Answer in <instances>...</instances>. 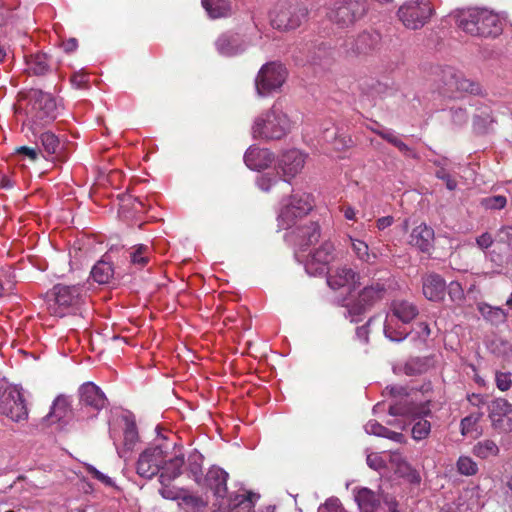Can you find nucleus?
<instances>
[{
	"mask_svg": "<svg viewBox=\"0 0 512 512\" xmlns=\"http://www.w3.org/2000/svg\"><path fill=\"white\" fill-rule=\"evenodd\" d=\"M456 24L463 32L477 37L496 38L503 32V23L497 13L486 8L460 11Z\"/></svg>",
	"mask_w": 512,
	"mask_h": 512,
	"instance_id": "nucleus-1",
	"label": "nucleus"
},
{
	"mask_svg": "<svg viewBox=\"0 0 512 512\" xmlns=\"http://www.w3.org/2000/svg\"><path fill=\"white\" fill-rule=\"evenodd\" d=\"M52 295L48 309L51 315L59 318L80 313L86 300V290L79 284H57L52 289Z\"/></svg>",
	"mask_w": 512,
	"mask_h": 512,
	"instance_id": "nucleus-2",
	"label": "nucleus"
},
{
	"mask_svg": "<svg viewBox=\"0 0 512 512\" xmlns=\"http://www.w3.org/2000/svg\"><path fill=\"white\" fill-rule=\"evenodd\" d=\"M291 128L288 116L275 105L267 112L258 116L252 127L255 138L278 140L283 138Z\"/></svg>",
	"mask_w": 512,
	"mask_h": 512,
	"instance_id": "nucleus-3",
	"label": "nucleus"
},
{
	"mask_svg": "<svg viewBox=\"0 0 512 512\" xmlns=\"http://www.w3.org/2000/svg\"><path fill=\"white\" fill-rule=\"evenodd\" d=\"M308 13L303 4L280 2L271 13V24L281 31L294 30L307 21Z\"/></svg>",
	"mask_w": 512,
	"mask_h": 512,
	"instance_id": "nucleus-4",
	"label": "nucleus"
},
{
	"mask_svg": "<svg viewBox=\"0 0 512 512\" xmlns=\"http://www.w3.org/2000/svg\"><path fill=\"white\" fill-rule=\"evenodd\" d=\"M29 116L36 126H44L53 122L58 116L55 98L42 90L34 89L29 94Z\"/></svg>",
	"mask_w": 512,
	"mask_h": 512,
	"instance_id": "nucleus-5",
	"label": "nucleus"
},
{
	"mask_svg": "<svg viewBox=\"0 0 512 512\" xmlns=\"http://www.w3.org/2000/svg\"><path fill=\"white\" fill-rule=\"evenodd\" d=\"M397 14L406 28L418 30L430 21L434 7L430 0H407L399 7Z\"/></svg>",
	"mask_w": 512,
	"mask_h": 512,
	"instance_id": "nucleus-6",
	"label": "nucleus"
},
{
	"mask_svg": "<svg viewBox=\"0 0 512 512\" xmlns=\"http://www.w3.org/2000/svg\"><path fill=\"white\" fill-rule=\"evenodd\" d=\"M387 292V287L383 282H373L365 286L357 298L347 306L348 314L351 316V322L360 321V316L381 301Z\"/></svg>",
	"mask_w": 512,
	"mask_h": 512,
	"instance_id": "nucleus-7",
	"label": "nucleus"
},
{
	"mask_svg": "<svg viewBox=\"0 0 512 512\" xmlns=\"http://www.w3.org/2000/svg\"><path fill=\"white\" fill-rule=\"evenodd\" d=\"M0 414L14 422L28 418L26 400L20 388L9 386L0 389Z\"/></svg>",
	"mask_w": 512,
	"mask_h": 512,
	"instance_id": "nucleus-8",
	"label": "nucleus"
},
{
	"mask_svg": "<svg viewBox=\"0 0 512 512\" xmlns=\"http://www.w3.org/2000/svg\"><path fill=\"white\" fill-rule=\"evenodd\" d=\"M287 78V70L280 62H269L261 67L255 79L259 95L265 96L281 88Z\"/></svg>",
	"mask_w": 512,
	"mask_h": 512,
	"instance_id": "nucleus-9",
	"label": "nucleus"
},
{
	"mask_svg": "<svg viewBox=\"0 0 512 512\" xmlns=\"http://www.w3.org/2000/svg\"><path fill=\"white\" fill-rule=\"evenodd\" d=\"M312 209L310 197L306 193H296L290 196L282 207L278 216V226L289 229L296 225L298 219H302Z\"/></svg>",
	"mask_w": 512,
	"mask_h": 512,
	"instance_id": "nucleus-10",
	"label": "nucleus"
},
{
	"mask_svg": "<svg viewBox=\"0 0 512 512\" xmlns=\"http://www.w3.org/2000/svg\"><path fill=\"white\" fill-rule=\"evenodd\" d=\"M367 11L366 0H340L335 3L331 20L341 28L352 26Z\"/></svg>",
	"mask_w": 512,
	"mask_h": 512,
	"instance_id": "nucleus-11",
	"label": "nucleus"
},
{
	"mask_svg": "<svg viewBox=\"0 0 512 512\" xmlns=\"http://www.w3.org/2000/svg\"><path fill=\"white\" fill-rule=\"evenodd\" d=\"M166 457L167 451L161 445L148 447L139 455L137 474L146 479L153 478L160 472Z\"/></svg>",
	"mask_w": 512,
	"mask_h": 512,
	"instance_id": "nucleus-12",
	"label": "nucleus"
},
{
	"mask_svg": "<svg viewBox=\"0 0 512 512\" xmlns=\"http://www.w3.org/2000/svg\"><path fill=\"white\" fill-rule=\"evenodd\" d=\"M334 245L326 241L318 249L309 255L305 262V270L309 275L318 276L325 274L328 265L334 259Z\"/></svg>",
	"mask_w": 512,
	"mask_h": 512,
	"instance_id": "nucleus-13",
	"label": "nucleus"
},
{
	"mask_svg": "<svg viewBox=\"0 0 512 512\" xmlns=\"http://www.w3.org/2000/svg\"><path fill=\"white\" fill-rule=\"evenodd\" d=\"M492 426L500 433L512 431V405L503 398L493 400L489 406Z\"/></svg>",
	"mask_w": 512,
	"mask_h": 512,
	"instance_id": "nucleus-14",
	"label": "nucleus"
},
{
	"mask_svg": "<svg viewBox=\"0 0 512 512\" xmlns=\"http://www.w3.org/2000/svg\"><path fill=\"white\" fill-rule=\"evenodd\" d=\"M327 284L333 290L344 287L355 290L360 286V274L348 265L337 266L328 271Z\"/></svg>",
	"mask_w": 512,
	"mask_h": 512,
	"instance_id": "nucleus-15",
	"label": "nucleus"
},
{
	"mask_svg": "<svg viewBox=\"0 0 512 512\" xmlns=\"http://www.w3.org/2000/svg\"><path fill=\"white\" fill-rule=\"evenodd\" d=\"M260 495L251 491L231 494L219 503V512H252Z\"/></svg>",
	"mask_w": 512,
	"mask_h": 512,
	"instance_id": "nucleus-16",
	"label": "nucleus"
},
{
	"mask_svg": "<svg viewBox=\"0 0 512 512\" xmlns=\"http://www.w3.org/2000/svg\"><path fill=\"white\" fill-rule=\"evenodd\" d=\"M306 155L298 149L283 152L277 161V167L287 178H293L304 168Z\"/></svg>",
	"mask_w": 512,
	"mask_h": 512,
	"instance_id": "nucleus-17",
	"label": "nucleus"
},
{
	"mask_svg": "<svg viewBox=\"0 0 512 512\" xmlns=\"http://www.w3.org/2000/svg\"><path fill=\"white\" fill-rule=\"evenodd\" d=\"M80 403L83 406L90 407L95 412H99L108 404L103 391L94 383L86 382L79 388Z\"/></svg>",
	"mask_w": 512,
	"mask_h": 512,
	"instance_id": "nucleus-18",
	"label": "nucleus"
},
{
	"mask_svg": "<svg viewBox=\"0 0 512 512\" xmlns=\"http://www.w3.org/2000/svg\"><path fill=\"white\" fill-rule=\"evenodd\" d=\"M215 46L217 51L224 56H235L245 51L246 44L243 37L239 33L225 32L216 40Z\"/></svg>",
	"mask_w": 512,
	"mask_h": 512,
	"instance_id": "nucleus-19",
	"label": "nucleus"
},
{
	"mask_svg": "<svg viewBox=\"0 0 512 512\" xmlns=\"http://www.w3.org/2000/svg\"><path fill=\"white\" fill-rule=\"evenodd\" d=\"M228 477V473L219 467H211L205 477L206 486L220 502H224L227 495Z\"/></svg>",
	"mask_w": 512,
	"mask_h": 512,
	"instance_id": "nucleus-20",
	"label": "nucleus"
},
{
	"mask_svg": "<svg viewBox=\"0 0 512 512\" xmlns=\"http://www.w3.org/2000/svg\"><path fill=\"white\" fill-rule=\"evenodd\" d=\"M388 412L392 416H405L415 419L428 413L429 410L422 404L414 403L408 395L401 397L395 403L390 404Z\"/></svg>",
	"mask_w": 512,
	"mask_h": 512,
	"instance_id": "nucleus-21",
	"label": "nucleus"
},
{
	"mask_svg": "<svg viewBox=\"0 0 512 512\" xmlns=\"http://www.w3.org/2000/svg\"><path fill=\"white\" fill-rule=\"evenodd\" d=\"M294 243L301 250H305L308 246L318 242L320 238V226L313 221L297 226L292 232Z\"/></svg>",
	"mask_w": 512,
	"mask_h": 512,
	"instance_id": "nucleus-22",
	"label": "nucleus"
},
{
	"mask_svg": "<svg viewBox=\"0 0 512 512\" xmlns=\"http://www.w3.org/2000/svg\"><path fill=\"white\" fill-rule=\"evenodd\" d=\"M409 244L423 253H430L434 247V230L424 223L416 226L410 233Z\"/></svg>",
	"mask_w": 512,
	"mask_h": 512,
	"instance_id": "nucleus-23",
	"label": "nucleus"
},
{
	"mask_svg": "<svg viewBox=\"0 0 512 512\" xmlns=\"http://www.w3.org/2000/svg\"><path fill=\"white\" fill-rule=\"evenodd\" d=\"M244 161L251 170H264L274 161L273 153L265 148L250 147L245 155Z\"/></svg>",
	"mask_w": 512,
	"mask_h": 512,
	"instance_id": "nucleus-24",
	"label": "nucleus"
},
{
	"mask_svg": "<svg viewBox=\"0 0 512 512\" xmlns=\"http://www.w3.org/2000/svg\"><path fill=\"white\" fill-rule=\"evenodd\" d=\"M27 71L35 76H43L53 71L52 57L43 52L26 56Z\"/></svg>",
	"mask_w": 512,
	"mask_h": 512,
	"instance_id": "nucleus-25",
	"label": "nucleus"
},
{
	"mask_svg": "<svg viewBox=\"0 0 512 512\" xmlns=\"http://www.w3.org/2000/svg\"><path fill=\"white\" fill-rule=\"evenodd\" d=\"M446 282L442 276L431 273L423 278V294L430 301H439L444 297Z\"/></svg>",
	"mask_w": 512,
	"mask_h": 512,
	"instance_id": "nucleus-26",
	"label": "nucleus"
},
{
	"mask_svg": "<svg viewBox=\"0 0 512 512\" xmlns=\"http://www.w3.org/2000/svg\"><path fill=\"white\" fill-rule=\"evenodd\" d=\"M185 458L183 454L175 455L174 457L166 460L161 467V473L159 475V481L163 486H168L171 481L179 477L182 473V467L184 466Z\"/></svg>",
	"mask_w": 512,
	"mask_h": 512,
	"instance_id": "nucleus-27",
	"label": "nucleus"
},
{
	"mask_svg": "<svg viewBox=\"0 0 512 512\" xmlns=\"http://www.w3.org/2000/svg\"><path fill=\"white\" fill-rule=\"evenodd\" d=\"M446 75L449 77V79L446 80V85L449 89L470 94L480 93V85L477 82L465 78L463 74L456 73L452 69H449Z\"/></svg>",
	"mask_w": 512,
	"mask_h": 512,
	"instance_id": "nucleus-28",
	"label": "nucleus"
},
{
	"mask_svg": "<svg viewBox=\"0 0 512 512\" xmlns=\"http://www.w3.org/2000/svg\"><path fill=\"white\" fill-rule=\"evenodd\" d=\"M71 413L70 401L65 396H58L52 406L50 412L43 419L47 425L64 421Z\"/></svg>",
	"mask_w": 512,
	"mask_h": 512,
	"instance_id": "nucleus-29",
	"label": "nucleus"
},
{
	"mask_svg": "<svg viewBox=\"0 0 512 512\" xmlns=\"http://www.w3.org/2000/svg\"><path fill=\"white\" fill-rule=\"evenodd\" d=\"M201 3L212 19L226 18L233 14L231 0H201Z\"/></svg>",
	"mask_w": 512,
	"mask_h": 512,
	"instance_id": "nucleus-30",
	"label": "nucleus"
},
{
	"mask_svg": "<svg viewBox=\"0 0 512 512\" xmlns=\"http://www.w3.org/2000/svg\"><path fill=\"white\" fill-rule=\"evenodd\" d=\"M391 310L393 316L403 323H410L419 314L417 306L406 300H394Z\"/></svg>",
	"mask_w": 512,
	"mask_h": 512,
	"instance_id": "nucleus-31",
	"label": "nucleus"
},
{
	"mask_svg": "<svg viewBox=\"0 0 512 512\" xmlns=\"http://www.w3.org/2000/svg\"><path fill=\"white\" fill-rule=\"evenodd\" d=\"M495 241L498 245H505V255L496 254L495 249L491 253V260L497 264H502L508 258L511 252L512 244V226H502L496 233Z\"/></svg>",
	"mask_w": 512,
	"mask_h": 512,
	"instance_id": "nucleus-32",
	"label": "nucleus"
},
{
	"mask_svg": "<svg viewBox=\"0 0 512 512\" xmlns=\"http://www.w3.org/2000/svg\"><path fill=\"white\" fill-rule=\"evenodd\" d=\"M355 500L362 512H376L380 506L379 496L368 488H361L355 495Z\"/></svg>",
	"mask_w": 512,
	"mask_h": 512,
	"instance_id": "nucleus-33",
	"label": "nucleus"
},
{
	"mask_svg": "<svg viewBox=\"0 0 512 512\" xmlns=\"http://www.w3.org/2000/svg\"><path fill=\"white\" fill-rule=\"evenodd\" d=\"M114 276V267L111 262L101 259L91 270L92 279L98 284H107Z\"/></svg>",
	"mask_w": 512,
	"mask_h": 512,
	"instance_id": "nucleus-34",
	"label": "nucleus"
},
{
	"mask_svg": "<svg viewBox=\"0 0 512 512\" xmlns=\"http://www.w3.org/2000/svg\"><path fill=\"white\" fill-rule=\"evenodd\" d=\"M477 309L485 320L494 325L504 323L507 319V314L500 307H494L487 303L480 302L477 304Z\"/></svg>",
	"mask_w": 512,
	"mask_h": 512,
	"instance_id": "nucleus-35",
	"label": "nucleus"
},
{
	"mask_svg": "<svg viewBox=\"0 0 512 512\" xmlns=\"http://www.w3.org/2000/svg\"><path fill=\"white\" fill-rule=\"evenodd\" d=\"M390 462L396 466V472L401 476H408L411 482H419L420 477L416 471L412 470L408 463L402 458L398 452L390 453Z\"/></svg>",
	"mask_w": 512,
	"mask_h": 512,
	"instance_id": "nucleus-36",
	"label": "nucleus"
},
{
	"mask_svg": "<svg viewBox=\"0 0 512 512\" xmlns=\"http://www.w3.org/2000/svg\"><path fill=\"white\" fill-rule=\"evenodd\" d=\"M351 248L355 256L362 262L373 264L377 258L376 254L370 253L366 242L350 237Z\"/></svg>",
	"mask_w": 512,
	"mask_h": 512,
	"instance_id": "nucleus-37",
	"label": "nucleus"
},
{
	"mask_svg": "<svg viewBox=\"0 0 512 512\" xmlns=\"http://www.w3.org/2000/svg\"><path fill=\"white\" fill-rule=\"evenodd\" d=\"M37 144H40L49 156L57 155L60 148L59 138L51 131L40 133Z\"/></svg>",
	"mask_w": 512,
	"mask_h": 512,
	"instance_id": "nucleus-38",
	"label": "nucleus"
},
{
	"mask_svg": "<svg viewBox=\"0 0 512 512\" xmlns=\"http://www.w3.org/2000/svg\"><path fill=\"white\" fill-rule=\"evenodd\" d=\"M473 454L481 459L495 457L499 454V447L490 439H485L476 443L472 449Z\"/></svg>",
	"mask_w": 512,
	"mask_h": 512,
	"instance_id": "nucleus-39",
	"label": "nucleus"
},
{
	"mask_svg": "<svg viewBox=\"0 0 512 512\" xmlns=\"http://www.w3.org/2000/svg\"><path fill=\"white\" fill-rule=\"evenodd\" d=\"M150 249L147 245L140 244L135 246L130 253V260L133 265L144 268L150 261Z\"/></svg>",
	"mask_w": 512,
	"mask_h": 512,
	"instance_id": "nucleus-40",
	"label": "nucleus"
},
{
	"mask_svg": "<svg viewBox=\"0 0 512 512\" xmlns=\"http://www.w3.org/2000/svg\"><path fill=\"white\" fill-rule=\"evenodd\" d=\"M482 417V413L475 412L466 416L461 420L460 428L463 436L472 435L474 432L478 433L477 424Z\"/></svg>",
	"mask_w": 512,
	"mask_h": 512,
	"instance_id": "nucleus-41",
	"label": "nucleus"
},
{
	"mask_svg": "<svg viewBox=\"0 0 512 512\" xmlns=\"http://www.w3.org/2000/svg\"><path fill=\"white\" fill-rule=\"evenodd\" d=\"M257 184L259 188L263 191L268 192L272 186L281 185L286 190H290V183L286 180L278 179L277 177H271L268 174L261 175L258 180Z\"/></svg>",
	"mask_w": 512,
	"mask_h": 512,
	"instance_id": "nucleus-42",
	"label": "nucleus"
},
{
	"mask_svg": "<svg viewBox=\"0 0 512 512\" xmlns=\"http://www.w3.org/2000/svg\"><path fill=\"white\" fill-rule=\"evenodd\" d=\"M458 472L462 475L472 476L478 472L477 463L468 456H460L457 461Z\"/></svg>",
	"mask_w": 512,
	"mask_h": 512,
	"instance_id": "nucleus-43",
	"label": "nucleus"
},
{
	"mask_svg": "<svg viewBox=\"0 0 512 512\" xmlns=\"http://www.w3.org/2000/svg\"><path fill=\"white\" fill-rule=\"evenodd\" d=\"M181 505L187 512H200L206 504L200 497L185 495L181 498Z\"/></svg>",
	"mask_w": 512,
	"mask_h": 512,
	"instance_id": "nucleus-44",
	"label": "nucleus"
},
{
	"mask_svg": "<svg viewBox=\"0 0 512 512\" xmlns=\"http://www.w3.org/2000/svg\"><path fill=\"white\" fill-rule=\"evenodd\" d=\"M431 431V424L428 420L420 418L412 427L413 439L420 441L428 437Z\"/></svg>",
	"mask_w": 512,
	"mask_h": 512,
	"instance_id": "nucleus-45",
	"label": "nucleus"
},
{
	"mask_svg": "<svg viewBox=\"0 0 512 512\" xmlns=\"http://www.w3.org/2000/svg\"><path fill=\"white\" fill-rule=\"evenodd\" d=\"M507 204V198L503 195H494L485 197L481 200V205L486 209L500 210Z\"/></svg>",
	"mask_w": 512,
	"mask_h": 512,
	"instance_id": "nucleus-46",
	"label": "nucleus"
},
{
	"mask_svg": "<svg viewBox=\"0 0 512 512\" xmlns=\"http://www.w3.org/2000/svg\"><path fill=\"white\" fill-rule=\"evenodd\" d=\"M384 334L391 341L399 342L407 337L408 332L405 329L397 330V329L393 328L391 320H387L384 325Z\"/></svg>",
	"mask_w": 512,
	"mask_h": 512,
	"instance_id": "nucleus-47",
	"label": "nucleus"
},
{
	"mask_svg": "<svg viewBox=\"0 0 512 512\" xmlns=\"http://www.w3.org/2000/svg\"><path fill=\"white\" fill-rule=\"evenodd\" d=\"M371 35L368 33L360 34L355 40V47L353 48L354 53H366L371 49Z\"/></svg>",
	"mask_w": 512,
	"mask_h": 512,
	"instance_id": "nucleus-48",
	"label": "nucleus"
},
{
	"mask_svg": "<svg viewBox=\"0 0 512 512\" xmlns=\"http://www.w3.org/2000/svg\"><path fill=\"white\" fill-rule=\"evenodd\" d=\"M404 370L407 375H417L426 370V365L419 359H411L405 364Z\"/></svg>",
	"mask_w": 512,
	"mask_h": 512,
	"instance_id": "nucleus-49",
	"label": "nucleus"
},
{
	"mask_svg": "<svg viewBox=\"0 0 512 512\" xmlns=\"http://www.w3.org/2000/svg\"><path fill=\"white\" fill-rule=\"evenodd\" d=\"M16 154H21L29 158L32 162H36L41 154V151L36 147L19 146L15 148Z\"/></svg>",
	"mask_w": 512,
	"mask_h": 512,
	"instance_id": "nucleus-50",
	"label": "nucleus"
},
{
	"mask_svg": "<svg viewBox=\"0 0 512 512\" xmlns=\"http://www.w3.org/2000/svg\"><path fill=\"white\" fill-rule=\"evenodd\" d=\"M325 139L327 141H329V139H332V145H333V148L335 150H338L345 147V146H348V144L351 142L350 140H345V139H342V143L341 145H339V136L337 135V132L335 129H326L325 130Z\"/></svg>",
	"mask_w": 512,
	"mask_h": 512,
	"instance_id": "nucleus-51",
	"label": "nucleus"
},
{
	"mask_svg": "<svg viewBox=\"0 0 512 512\" xmlns=\"http://www.w3.org/2000/svg\"><path fill=\"white\" fill-rule=\"evenodd\" d=\"M70 81L75 88H78V89L87 88L88 82H89V76L87 73L82 72V71L75 72L71 76Z\"/></svg>",
	"mask_w": 512,
	"mask_h": 512,
	"instance_id": "nucleus-52",
	"label": "nucleus"
},
{
	"mask_svg": "<svg viewBox=\"0 0 512 512\" xmlns=\"http://www.w3.org/2000/svg\"><path fill=\"white\" fill-rule=\"evenodd\" d=\"M447 289L452 301H461L464 298V291L459 282H450V284L447 286Z\"/></svg>",
	"mask_w": 512,
	"mask_h": 512,
	"instance_id": "nucleus-53",
	"label": "nucleus"
},
{
	"mask_svg": "<svg viewBox=\"0 0 512 512\" xmlns=\"http://www.w3.org/2000/svg\"><path fill=\"white\" fill-rule=\"evenodd\" d=\"M495 381L498 389L501 391H507L512 385V379L510 373L497 372Z\"/></svg>",
	"mask_w": 512,
	"mask_h": 512,
	"instance_id": "nucleus-54",
	"label": "nucleus"
},
{
	"mask_svg": "<svg viewBox=\"0 0 512 512\" xmlns=\"http://www.w3.org/2000/svg\"><path fill=\"white\" fill-rule=\"evenodd\" d=\"M365 430L369 434L384 437L385 433H388V428L381 425L377 421H368L365 425Z\"/></svg>",
	"mask_w": 512,
	"mask_h": 512,
	"instance_id": "nucleus-55",
	"label": "nucleus"
},
{
	"mask_svg": "<svg viewBox=\"0 0 512 512\" xmlns=\"http://www.w3.org/2000/svg\"><path fill=\"white\" fill-rule=\"evenodd\" d=\"M319 512H346L338 499H328L320 508Z\"/></svg>",
	"mask_w": 512,
	"mask_h": 512,
	"instance_id": "nucleus-56",
	"label": "nucleus"
},
{
	"mask_svg": "<svg viewBox=\"0 0 512 512\" xmlns=\"http://www.w3.org/2000/svg\"><path fill=\"white\" fill-rule=\"evenodd\" d=\"M436 177L445 182L447 189H449L451 191L456 189V187H457L456 180L454 178H452V176L444 168H441L436 171Z\"/></svg>",
	"mask_w": 512,
	"mask_h": 512,
	"instance_id": "nucleus-57",
	"label": "nucleus"
},
{
	"mask_svg": "<svg viewBox=\"0 0 512 512\" xmlns=\"http://www.w3.org/2000/svg\"><path fill=\"white\" fill-rule=\"evenodd\" d=\"M383 394L384 395H390L394 398H401V397H404V396H408V390L407 388L403 387V386H388L384 389L383 391Z\"/></svg>",
	"mask_w": 512,
	"mask_h": 512,
	"instance_id": "nucleus-58",
	"label": "nucleus"
},
{
	"mask_svg": "<svg viewBox=\"0 0 512 512\" xmlns=\"http://www.w3.org/2000/svg\"><path fill=\"white\" fill-rule=\"evenodd\" d=\"M494 243L492 235L488 232L482 233L476 238V244L481 250L490 248Z\"/></svg>",
	"mask_w": 512,
	"mask_h": 512,
	"instance_id": "nucleus-59",
	"label": "nucleus"
},
{
	"mask_svg": "<svg viewBox=\"0 0 512 512\" xmlns=\"http://www.w3.org/2000/svg\"><path fill=\"white\" fill-rule=\"evenodd\" d=\"M372 319H369L367 323L363 326L357 327L356 329V338L362 343L367 344L369 341V325L371 323Z\"/></svg>",
	"mask_w": 512,
	"mask_h": 512,
	"instance_id": "nucleus-60",
	"label": "nucleus"
},
{
	"mask_svg": "<svg viewBox=\"0 0 512 512\" xmlns=\"http://www.w3.org/2000/svg\"><path fill=\"white\" fill-rule=\"evenodd\" d=\"M88 472L93 478L99 480L100 482L104 483L105 485H107V486L113 485L111 478L104 475L102 472L97 470L95 467H92V466L88 467Z\"/></svg>",
	"mask_w": 512,
	"mask_h": 512,
	"instance_id": "nucleus-61",
	"label": "nucleus"
},
{
	"mask_svg": "<svg viewBox=\"0 0 512 512\" xmlns=\"http://www.w3.org/2000/svg\"><path fill=\"white\" fill-rule=\"evenodd\" d=\"M374 132L377 135H379L382 139H384L387 142H389L390 144H392L393 146L396 143L397 139H399L393 132H391L389 130L381 129V130H374Z\"/></svg>",
	"mask_w": 512,
	"mask_h": 512,
	"instance_id": "nucleus-62",
	"label": "nucleus"
},
{
	"mask_svg": "<svg viewBox=\"0 0 512 512\" xmlns=\"http://www.w3.org/2000/svg\"><path fill=\"white\" fill-rule=\"evenodd\" d=\"M394 146L396 148H398V150L400 152H402L405 156L415 157L414 151L408 145H406L402 140L397 139V141L394 144Z\"/></svg>",
	"mask_w": 512,
	"mask_h": 512,
	"instance_id": "nucleus-63",
	"label": "nucleus"
},
{
	"mask_svg": "<svg viewBox=\"0 0 512 512\" xmlns=\"http://www.w3.org/2000/svg\"><path fill=\"white\" fill-rule=\"evenodd\" d=\"M393 222H394V218L392 216H384V217L379 218L376 221V227L379 230H384V229L390 227L393 224Z\"/></svg>",
	"mask_w": 512,
	"mask_h": 512,
	"instance_id": "nucleus-64",
	"label": "nucleus"
}]
</instances>
